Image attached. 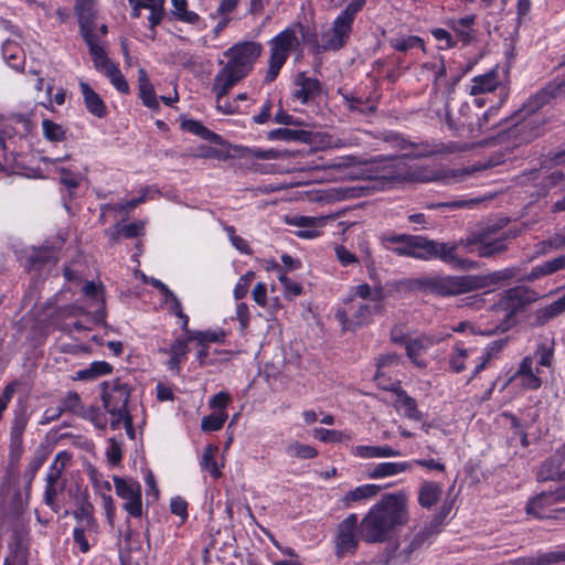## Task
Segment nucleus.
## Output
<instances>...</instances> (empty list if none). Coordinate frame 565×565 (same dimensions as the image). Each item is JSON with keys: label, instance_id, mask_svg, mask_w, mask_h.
<instances>
[{"label": "nucleus", "instance_id": "nucleus-50", "mask_svg": "<svg viewBox=\"0 0 565 565\" xmlns=\"http://www.w3.org/2000/svg\"><path fill=\"white\" fill-rule=\"evenodd\" d=\"M565 311V294L557 300L553 301L548 306H545L536 311V317L541 322H545L557 315Z\"/></svg>", "mask_w": 565, "mask_h": 565}, {"label": "nucleus", "instance_id": "nucleus-42", "mask_svg": "<svg viewBox=\"0 0 565 565\" xmlns=\"http://www.w3.org/2000/svg\"><path fill=\"white\" fill-rule=\"evenodd\" d=\"M422 75H425L427 79H431L437 85L440 78L446 75L444 57L437 56L424 63L422 65Z\"/></svg>", "mask_w": 565, "mask_h": 565}, {"label": "nucleus", "instance_id": "nucleus-31", "mask_svg": "<svg viewBox=\"0 0 565 565\" xmlns=\"http://www.w3.org/2000/svg\"><path fill=\"white\" fill-rule=\"evenodd\" d=\"M351 454L354 457L363 458V459H372V458H391L398 457L401 454L398 450H395L391 446H369V445H359L352 448Z\"/></svg>", "mask_w": 565, "mask_h": 565}, {"label": "nucleus", "instance_id": "nucleus-18", "mask_svg": "<svg viewBox=\"0 0 565 565\" xmlns=\"http://www.w3.org/2000/svg\"><path fill=\"white\" fill-rule=\"evenodd\" d=\"M450 332H436L430 334H420L417 338L406 342V353L408 359L418 367H426L427 362L423 355L434 345L450 338Z\"/></svg>", "mask_w": 565, "mask_h": 565}, {"label": "nucleus", "instance_id": "nucleus-26", "mask_svg": "<svg viewBox=\"0 0 565 565\" xmlns=\"http://www.w3.org/2000/svg\"><path fill=\"white\" fill-rule=\"evenodd\" d=\"M79 89L87 111L97 118H104L107 115V107L102 97L87 82L79 81Z\"/></svg>", "mask_w": 565, "mask_h": 565}, {"label": "nucleus", "instance_id": "nucleus-27", "mask_svg": "<svg viewBox=\"0 0 565 565\" xmlns=\"http://www.w3.org/2000/svg\"><path fill=\"white\" fill-rule=\"evenodd\" d=\"M244 77L224 65L214 77L212 89L215 97H225L230 89Z\"/></svg>", "mask_w": 565, "mask_h": 565}, {"label": "nucleus", "instance_id": "nucleus-34", "mask_svg": "<svg viewBox=\"0 0 565 565\" xmlns=\"http://www.w3.org/2000/svg\"><path fill=\"white\" fill-rule=\"evenodd\" d=\"M138 86L142 104L148 108L157 109L159 107L158 97L143 68L138 71Z\"/></svg>", "mask_w": 565, "mask_h": 565}, {"label": "nucleus", "instance_id": "nucleus-51", "mask_svg": "<svg viewBox=\"0 0 565 565\" xmlns=\"http://www.w3.org/2000/svg\"><path fill=\"white\" fill-rule=\"evenodd\" d=\"M103 75H105L109 79V82L117 92H119L120 94H129V84L117 64L110 68H107Z\"/></svg>", "mask_w": 565, "mask_h": 565}, {"label": "nucleus", "instance_id": "nucleus-48", "mask_svg": "<svg viewBox=\"0 0 565 565\" xmlns=\"http://www.w3.org/2000/svg\"><path fill=\"white\" fill-rule=\"evenodd\" d=\"M476 21V15L469 14L459 19H451L447 24L465 41L470 38V30Z\"/></svg>", "mask_w": 565, "mask_h": 565}, {"label": "nucleus", "instance_id": "nucleus-25", "mask_svg": "<svg viewBox=\"0 0 565 565\" xmlns=\"http://www.w3.org/2000/svg\"><path fill=\"white\" fill-rule=\"evenodd\" d=\"M132 7V15L138 18L141 9H148V21L151 28L158 25L164 17L166 0H129Z\"/></svg>", "mask_w": 565, "mask_h": 565}, {"label": "nucleus", "instance_id": "nucleus-37", "mask_svg": "<svg viewBox=\"0 0 565 565\" xmlns=\"http://www.w3.org/2000/svg\"><path fill=\"white\" fill-rule=\"evenodd\" d=\"M2 55L7 64L15 71H20L24 65V52L21 46L11 40H7L2 45Z\"/></svg>", "mask_w": 565, "mask_h": 565}, {"label": "nucleus", "instance_id": "nucleus-33", "mask_svg": "<svg viewBox=\"0 0 565 565\" xmlns=\"http://www.w3.org/2000/svg\"><path fill=\"white\" fill-rule=\"evenodd\" d=\"M379 484H362L347 492L342 498L344 507L350 508L355 502L366 501L374 498L380 491Z\"/></svg>", "mask_w": 565, "mask_h": 565}, {"label": "nucleus", "instance_id": "nucleus-17", "mask_svg": "<svg viewBox=\"0 0 565 565\" xmlns=\"http://www.w3.org/2000/svg\"><path fill=\"white\" fill-rule=\"evenodd\" d=\"M116 494L124 501L122 508L131 518H141L142 497L141 486L138 481L114 477Z\"/></svg>", "mask_w": 565, "mask_h": 565}, {"label": "nucleus", "instance_id": "nucleus-6", "mask_svg": "<svg viewBox=\"0 0 565 565\" xmlns=\"http://www.w3.org/2000/svg\"><path fill=\"white\" fill-rule=\"evenodd\" d=\"M553 351L542 344L532 353L522 359L518 370L509 377L507 385L514 384L523 391L539 390L547 371L552 367Z\"/></svg>", "mask_w": 565, "mask_h": 565}, {"label": "nucleus", "instance_id": "nucleus-10", "mask_svg": "<svg viewBox=\"0 0 565 565\" xmlns=\"http://www.w3.org/2000/svg\"><path fill=\"white\" fill-rule=\"evenodd\" d=\"M361 9L348 3L332 24L319 36V45L324 51L340 50L348 42L356 13Z\"/></svg>", "mask_w": 565, "mask_h": 565}, {"label": "nucleus", "instance_id": "nucleus-49", "mask_svg": "<svg viewBox=\"0 0 565 565\" xmlns=\"http://www.w3.org/2000/svg\"><path fill=\"white\" fill-rule=\"evenodd\" d=\"M308 134L303 130H294L289 128H278L267 132V138L269 140H282V141H292V140H306Z\"/></svg>", "mask_w": 565, "mask_h": 565}, {"label": "nucleus", "instance_id": "nucleus-60", "mask_svg": "<svg viewBox=\"0 0 565 565\" xmlns=\"http://www.w3.org/2000/svg\"><path fill=\"white\" fill-rule=\"evenodd\" d=\"M467 356V349L456 347L449 361L450 369L456 373L461 372L465 369V361Z\"/></svg>", "mask_w": 565, "mask_h": 565}, {"label": "nucleus", "instance_id": "nucleus-63", "mask_svg": "<svg viewBox=\"0 0 565 565\" xmlns=\"http://www.w3.org/2000/svg\"><path fill=\"white\" fill-rule=\"evenodd\" d=\"M225 232L228 235V238L232 245L243 254H250L252 249L249 248L248 243L241 236L235 234V230L233 226H226Z\"/></svg>", "mask_w": 565, "mask_h": 565}, {"label": "nucleus", "instance_id": "nucleus-64", "mask_svg": "<svg viewBox=\"0 0 565 565\" xmlns=\"http://www.w3.org/2000/svg\"><path fill=\"white\" fill-rule=\"evenodd\" d=\"M61 182L70 189H75L79 185L82 180L81 172H74L71 169L61 168Z\"/></svg>", "mask_w": 565, "mask_h": 565}, {"label": "nucleus", "instance_id": "nucleus-30", "mask_svg": "<svg viewBox=\"0 0 565 565\" xmlns=\"http://www.w3.org/2000/svg\"><path fill=\"white\" fill-rule=\"evenodd\" d=\"M319 90L320 84L317 79L299 75L296 81L294 98L301 104H306L310 99L315 98Z\"/></svg>", "mask_w": 565, "mask_h": 565}, {"label": "nucleus", "instance_id": "nucleus-14", "mask_svg": "<svg viewBox=\"0 0 565 565\" xmlns=\"http://www.w3.org/2000/svg\"><path fill=\"white\" fill-rule=\"evenodd\" d=\"M75 12L85 43H87V39L100 41L107 34V25L105 23H97L98 9L95 0H77Z\"/></svg>", "mask_w": 565, "mask_h": 565}, {"label": "nucleus", "instance_id": "nucleus-55", "mask_svg": "<svg viewBox=\"0 0 565 565\" xmlns=\"http://www.w3.org/2000/svg\"><path fill=\"white\" fill-rule=\"evenodd\" d=\"M182 127L186 131L192 132L193 135H196L205 140H217L220 138L215 132L209 130L200 121L196 120H185L183 121Z\"/></svg>", "mask_w": 565, "mask_h": 565}, {"label": "nucleus", "instance_id": "nucleus-54", "mask_svg": "<svg viewBox=\"0 0 565 565\" xmlns=\"http://www.w3.org/2000/svg\"><path fill=\"white\" fill-rule=\"evenodd\" d=\"M226 419H227L226 411H217V412L202 418L201 428L204 431L220 430L223 427Z\"/></svg>", "mask_w": 565, "mask_h": 565}, {"label": "nucleus", "instance_id": "nucleus-9", "mask_svg": "<svg viewBox=\"0 0 565 565\" xmlns=\"http://www.w3.org/2000/svg\"><path fill=\"white\" fill-rule=\"evenodd\" d=\"M537 480L539 481H547V480H557V481H565V454L564 448L548 458L540 468L537 472ZM554 498L556 499H565V484L555 487L554 489H548L546 491H542L539 495L531 499L529 501V511L541 513L537 509V507L541 504L542 500H545L547 498Z\"/></svg>", "mask_w": 565, "mask_h": 565}, {"label": "nucleus", "instance_id": "nucleus-56", "mask_svg": "<svg viewBox=\"0 0 565 565\" xmlns=\"http://www.w3.org/2000/svg\"><path fill=\"white\" fill-rule=\"evenodd\" d=\"M391 45L401 52H406L414 47H422L424 49L423 40L418 36L411 35V36H401L395 38L391 40Z\"/></svg>", "mask_w": 565, "mask_h": 565}, {"label": "nucleus", "instance_id": "nucleus-36", "mask_svg": "<svg viewBox=\"0 0 565 565\" xmlns=\"http://www.w3.org/2000/svg\"><path fill=\"white\" fill-rule=\"evenodd\" d=\"M565 268V254L547 262H544L541 265L534 266L529 275L526 276V280L533 281L540 279L544 276H550L558 270Z\"/></svg>", "mask_w": 565, "mask_h": 565}, {"label": "nucleus", "instance_id": "nucleus-4", "mask_svg": "<svg viewBox=\"0 0 565 565\" xmlns=\"http://www.w3.org/2000/svg\"><path fill=\"white\" fill-rule=\"evenodd\" d=\"M383 298L380 287H371L365 282L356 285L343 300V308L337 311L335 318L344 330L366 326L380 312Z\"/></svg>", "mask_w": 565, "mask_h": 565}, {"label": "nucleus", "instance_id": "nucleus-38", "mask_svg": "<svg viewBox=\"0 0 565 565\" xmlns=\"http://www.w3.org/2000/svg\"><path fill=\"white\" fill-rule=\"evenodd\" d=\"M190 337L177 339L170 347L168 353L170 359L168 366L171 371H179L180 364L186 359L188 343Z\"/></svg>", "mask_w": 565, "mask_h": 565}, {"label": "nucleus", "instance_id": "nucleus-20", "mask_svg": "<svg viewBox=\"0 0 565 565\" xmlns=\"http://www.w3.org/2000/svg\"><path fill=\"white\" fill-rule=\"evenodd\" d=\"M358 515L352 513L348 515L339 525L335 540L337 554L344 556L355 551L358 546L356 536Z\"/></svg>", "mask_w": 565, "mask_h": 565}, {"label": "nucleus", "instance_id": "nucleus-61", "mask_svg": "<svg viewBox=\"0 0 565 565\" xmlns=\"http://www.w3.org/2000/svg\"><path fill=\"white\" fill-rule=\"evenodd\" d=\"M253 300L262 308L268 306V289L265 282H257L252 290Z\"/></svg>", "mask_w": 565, "mask_h": 565}, {"label": "nucleus", "instance_id": "nucleus-32", "mask_svg": "<svg viewBox=\"0 0 565 565\" xmlns=\"http://www.w3.org/2000/svg\"><path fill=\"white\" fill-rule=\"evenodd\" d=\"M413 469V462L399 461V462H381L375 465L370 471L369 477L371 479H382L399 475L402 472L411 471Z\"/></svg>", "mask_w": 565, "mask_h": 565}, {"label": "nucleus", "instance_id": "nucleus-41", "mask_svg": "<svg viewBox=\"0 0 565 565\" xmlns=\"http://www.w3.org/2000/svg\"><path fill=\"white\" fill-rule=\"evenodd\" d=\"M218 448L214 445H207L202 454L200 466L203 470L207 471L213 479H218L222 472L216 463V454Z\"/></svg>", "mask_w": 565, "mask_h": 565}, {"label": "nucleus", "instance_id": "nucleus-1", "mask_svg": "<svg viewBox=\"0 0 565 565\" xmlns=\"http://www.w3.org/2000/svg\"><path fill=\"white\" fill-rule=\"evenodd\" d=\"M334 168L351 169L350 179H379L387 181L431 182L440 179V174L428 167L408 166L405 158L379 157L362 162L353 156L339 158Z\"/></svg>", "mask_w": 565, "mask_h": 565}, {"label": "nucleus", "instance_id": "nucleus-19", "mask_svg": "<svg viewBox=\"0 0 565 565\" xmlns=\"http://www.w3.org/2000/svg\"><path fill=\"white\" fill-rule=\"evenodd\" d=\"M427 246L425 247L426 252V256L423 257V260H428V259H431V258H440L443 262L447 263V264H450L452 265L454 267H459V268H465V269H468V268H473L475 267V263L471 262V260H465V259H459L456 254H455V250L457 248L458 245H450V244H446V243H438V242H435V241H430L427 238Z\"/></svg>", "mask_w": 565, "mask_h": 565}, {"label": "nucleus", "instance_id": "nucleus-24", "mask_svg": "<svg viewBox=\"0 0 565 565\" xmlns=\"http://www.w3.org/2000/svg\"><path fill=\"white\" fill-rule=\"evenodd\" d=\"M89 479L93 483L95 491L102 497L104 509L106 512V516L108 522L113 524L115 516V505L114 500L110 495L111 486L110 482L103 478V476L94 468H90L88 471Z\"/></svg>", "mask_w": 565, "mask_h": 565}, {"label": "nucleus", "instance_id": "nucleus-8", "mask_svg": "<svg viewBox=\"0 0 565 565\" xmlns=\"http://www.w3.org/2000/svg\"><path fill=\"white\" fill-rule=\"evenodd\" d=\"M300 29V24L288 26L269 41L270 56L265 82L276 79L290 52L298 47L297 31Z\"/></svg>", "mask_w": 565, "mask_h": 565}, {"label": "nucleus", "instance_id": "nucleus-7", "mask_svg": "<svg viewBox=\"0 0 565 565\" xmlns=\"http://www.w3.org/2000/svg\"><path fill=\"white\" fill-rule=\"evenodd\" d=\"M130 391L126 383L119 380H110L102 385V401L105 409L110 415V424L116 428L121 422L128 431L132 430V419L127 411Z\"/></svg>", "mask_w": 565, "mask_h": 565}, {"label": "nucleus", "instance_id": "nucleus-59", "mask_svg": "<svg viewBox=\"0 0 565 565\" xmlns=\"http://www.w3.org/2000/svg\"><path fill=\"white\" fill-rule=\"evenodd\" d=\"M81 416L88 419L99 429H104L107 425L106 416L97 407L90 406L88 408H84Z\"/></svg>", "mask_w": 565, "mask_h": 565}, {"label": "nucleus", "instance_id": "nucleus-5", "mask_svg": "<svg viewBox=\"0 0 565 565\" xmlns=\"http://www.w3.org/2000/svg\"><path fill=\"white\" fill-rule=\"evenodd\" d=\"M514 276V268H505L487 276H425L415 279L414 286L428 294L456 296L509 280Z\"/></svg>", "mask_w": 565, "mask_h": 565}, {"label": "nucleus", "instance_id": "nucleus-45", "mask_svg": "<svg viewBox=\"0 0 565 565\" xmlns=\"http://www.w3.org/2000/svg\"><path fill=\"white\" fill-rule=\"evenodd\" d=\"M173 10V15L189 24H198L200 22V17L194 11L188 10V1L186 0H171Z\"/></svg>", "mask_w": 565, "mask_h": 565}, {"label": "nucleus", "instance_id": "nucleus-22", "mask_svg": "<svg viewBox=\"0 0 565 565\" xmlns=\"http://www.w3.org/2000/svg\"><path fill=\"white\" fill-rule=\"evenodd\" d=\"M92 505H83L79 511L75 512L78 525L73 531V537L83 553L89 551V544L85 539V532H93L95 530V519L92 514Z\"/></svg>", "mask_w": 565, "mask_h": 565}, {"label": "nucleus", "instance_id": "nucleus-15", "mask_svg": "<svg viewBox=\"0 0 565 565\" xmlns=\"http://www.w3.org/2000/svg\"><path fill=\"white\" fill-rule=\"evenodd\" d=\"M385 249L404 257L423 259L427 238L419 235L385 234L381 237Z\"/></svg>", "mask_w": 565, "mask_h": 565}, {"label": "nucleus", "instance_id": "nucleus-47", "mask_svg": "<svg viewBox=\"0 0 565 565\" xmlns=\"http://www.w3.org/2000/svg\"><path fill=\"white\" fill-rule=\"evenodd\" d=\"M42 131L45 139L52 142H61L66 138L65 128L51 119L42 120Z\"/></svg>", "mask_w": 565, "mask_h": 565}, {"label": "nucleus", "instance_id": "nucleus-53", "mask_svg": "<svg viewBox=\"0 0 565 565\" xmlns=\"http://www.w3.org/2000/svg\"><path fill=\"white\" fill-rule=\"evenodd\" d=\"M286 454L292 458L311 459L318 455V451L310 445L292 441L287 446Z\"/></svg>", "mask_w": 565, "mask_h": 565}, {"label": "nucleus", "instance_id": "nucleus-3", "mask_svg": "<svg viewBox=\"0 0 565 565\" xmlns=\"http://www.w3.org/2000/svg\"><path fill=\"white\" fill-rule=\"evenodd\" d=\"M565 95V79H555L545 88L539 92L525 109L507 121L508 128L500 136L499 140L507 146L516 147L529 142L539 136L542 116L536 110L547 104L551 98Z\"/></svg>", "mask_w": 565, "mask_h": 565}, {"label": "nucleus", "instance_id": "nucleus-23", "mask_svg": "<svg viewBox=\"0 0 565 565\" xmlns=\"http://www.w3.org/2000/svg\"><path fill=\"white\" fill-rule=\"evenodd\" d=\"M328 216H295L289 224L298 227L296 235L300 238L312 239L321 235Z\"/></svg>", "mask_w": 565, "mask_h": 565}, {"label": "nucleus", "instance_id": "nucleus-52", "mask_svg": "<svg viewBox=\"0 0 565 565\" xmlns=\"http://www.w3.org/2000/svg\"><path fill=\"white\" fill-rule=\"evenodd\" d=\"M145 223L142 221L132 222L127 225H117L113 231L109 232L113 239H118L119 236L127 238L136 237L143 231Z\"/></svg>", "mask_w": 565, "mask_h": 565}, {"label": "nucleus", "instance_id": "nucleus-2", "mask_svg": "<svg viewBox=\"0 0 565 565\" xmlns=\"http://www.w3.org/2000/svg\"><path fill=\"white\" fill-rule=\"evenodd\" d=\"M408 495L405 491L384 494L361 521V536L367 543L392 540L408 523Z\"/></svg>", "mask_w": 565, "mask_h": 565}, {"label": "nucleus", "instance_id": "nucleus-29", "mask_svg": "<svg viewBox=\"0 0 565 565\" xmlns=\"http://www.w3.org/2000/svg\"><path fill=\"white\" fill-rule=\"evenodd\" d=\"M83 292L92 301V306L96 307L94 311H87V313L93 315L92 320L94 322L102 321L104 317V295L102 286L94 281H87L83 287Z\"/></svg>", "mask_w": 565, "mask_h": 565}, {"label": "nucleus", "instance_id": "nucleus-58", "mask_svg": "<svg viewBox=\"0 0 565 565\" xmlns=\"http://www.w3.org/2000/svg\"><path fill=\"white\" fill-rule=\"evenodd\" d=\"M61 407L63 412H71L76 415H81L84 411L81 397L75 392H70L62 401Z\"/></svg>", "mask_w": 565, "mask_h": 565}, {"label": "nucleus", "instance_id": "nucleus-62", "mask_svg": "<svg viewBox=\"0 0 565 565\" xmlns=\"http://www.w3.org/2000/svg\"><path fill=\"white\" fill-rule=\"evenodd\" d=\"M399 360H401V358L395 353H387V354L381 355L376 362L377 371L374 375L375 381H377L380 383V380L382 376V372H381L382 369H384L386 366H391V365H397L399 363Z\"/></svg>", "mask_w": 565, "mask_h": 565}, {"label": "nucleus", "instance_id": "nucleus-40", "mask_svg": "<svg viewBox=\"0 0 565 565\" xmlns=\"http://www.w3.org/2000/svg\"><path fill=\"white\" fill-rule=\"evenodd\" d=\"M443 493V488L436 482H424L418 492V503L423 508H431L435 505Z\"/></svg>", "mask_w": 565, "mask_h": 565}, {"label": "nucleus", "instance_id": "nucleus-12", "mask_svg": "<svg viewBox=\"0 0 565 565\" xmlns=\"http://www.w3.org/2000/svg\"><path fill=\"white\" fill-rule=\"evenodd\" d=\"M469 95L473 96V103L478 107H483L486 98L483 95L493 94L498 96V104L505 102L509 90L504 83V77L498 68H492L484 74L473 76L467 87Z\"/></svg>", "mask_w": 565, "mask_h": 565}, {"label": "nucleus", "instance_id": "nucleus-11", "mask_svg": "<svg viewBox=\"0 0 565 565\" xmlns=\"http://www.w3.org/2000/svg\"><path fill=\"white\" fill-rule=\"evenodd\" d=\"M526 303L525 290L516 287L505 291L500 300L492 306L491 311L497 315L498 323L481 331L482 334H493L505 331L511 326L512 318L521 311Z\"/></svg>", "mask_w": 565, "mask_h": 565}, {"label": "nucleus", "instance_id": "nucleus-16", "mask_svg": "<svg viewBox=\"0 0 565 565\" xmlns=\"http://www.w3.org/2000/svg\"><path fill=\"white\" fill-rule=\"evenodd\" d=\"M72 457L66 451L58 452L53 462L51 463L47 475L46 484L44 490V502L51 507L55 512L58 507L55 502L56 495L64 489V482L61 480L63 471L70 463Z\"/></svg>", "mask_w": 565, "mask_h": 565}, {"label": "nucleus", "instance_id": "nucleus-57", "mask_svg": "<svg viewBox=\"0 0 565 565\" xmlns=\"http://www.w3.org/2000/svg\"><path fill=\"white\" fill-rule=\"evenodd\" d=\"M254 278L255 273L252 270L239 277L233 290V296L236 300H241L246 297Z\"/></svg>", "mask_w": 565, "mask_h": 565}, {"label": "nucleus", "instance_id": "nucleus-35", "mask_svg": "<svg viewBox=\"0 0 565 565\" xmlns=\"http://www.w3.org/2000/svg\"><path fill=\"white\" fill-rule=\"evenodd\" d=\"M86 44L88 46V51L92 56L94 67L99 73L104 74L107 68H110L114 65H116V63L111 62L108 58L106 51L102 44V41H99V40L92 41V40L87 39Z\"/></svg>", "mask_w": 565, "mask_h": 565}, {"label": "nucleus", "instance_id": "nucleus-13", "mask_svg": "<svg viewBox=\"0 0 565 565\" xmlns=\"http://www.w3.org/2000/svg\"><path fill=\"white\" fill-rule=\"evenodd\" d=\"M263 46L256 41H243L227 49L224 55L227 57L226 66L246 77L254 64L262 55Z\"/></svg>", "mask_w": 565, "mask_h": 565}, {"label": "nucleus", "instance_id": "nucleus-46", "mask_svg": "<svg viewBox=\"0 0 565 565\" xmlns=\"http://www.w3.org/2000/svg\"><path fill=\"white\" fill-rule=\"evenodd\" d=\"M312 436L320 441L333 444L349 441L352 438L351 434L321 427L315 428L312 430Z\"/></svg>", "mask_w": 565, "mask_h": 565}, {"label": "nucleus", "instance_id": "nucleus-39", "mask_svg": "<svg viewBox=\"0 0 565 565\" xmlns=\"http://www.w3.org/2000/svg\"><path fill=\"white\" fill-rule=\"evenodd\" d=\"M113 367L105 361H96L89 364L88 367L79 370L73 376L75 381H94L99 376L107 375L111 372Z\"/></svg>", "mask_w": 565, "mask_h": 565}, {"label": "nucleus", "instance_id": "nucleus-28", "mask_svg": "<svg viewBox=\"0 0 565 565\" xmlns=\"http://www.w3.org/2000/svg\"><path fill=\"white\" fill-rule=\"evenodd\" d=\"M390 390L396 393L395 407L402 412L404 416L412 420H420L422 413L417 408L416 401L408 396L399 386H392Z\"/></svg>", "mask_w": 565, "mask_h": 565}, {"label": "nucleus", "instance_id": "nucleus-43", "mask_svg": "<svg viewBox=\"0 0 565 565\" xmlns=\"http://www.w3.org/2000/svg\"><path fill=\"white\" fill-rule=\"evenodd\" d=\"M225 332L223 330L191 331L190 340L195 341L200 347L210 343H223L225 341Z\"/></svg>", "mask_w": 565, "mask_h": 565}, {"label": "nucleus", "instance_id": "nucleus-44", "mask_svg": "<svg viewBox=\"0 0 565 565\" xmlns=\"http://www.w3.org/2000/svg\"><path fill=\"white\" fill-rule=\"evenodd\" d=\"M565 247V232L557 233L553 237L539 242L535 245V256H543Z\"/></svg>", "mask_w": 565, "mask_h": 565}, {"label": "nucleus", "instance_id": "nucleus-21", "mask_svg": "<svg viewBox=\"0 0 565 565\" xmlns=\"http://www.w3.org/2000/svg\"><path fill=\"white\" fill-rule=\"evenodd\" d=\"M458 245H466L467 250L477 253L481 257H490L503 252L507 248L505 237L500 235L495 238L489 239L487 237L468 238L466 242L461 241Z\"/></svg>", "mask_w": 565, "mask_h": 565}]
</instances>
